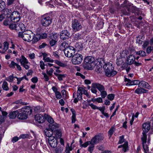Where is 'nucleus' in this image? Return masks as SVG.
Returning a JSON list of instances; mask_svg holds the SVG:
<instances>
[{"instance_id": "obj_9", "label": "nucleus", "mask_w": 153, "mask_h": 153, "mask_svg": "<svg viewBox=\"0 0 153 153\" xmlns=\"http://www.w3.org/2000/svg\"><path fill=\"white\" fill-rule=\"evenodd\" d=\"M52 22V19L49 16L45 17H43L41 20V25L44 27L49 26Z\"/></svg>"}, {"instance_id": "obj_38", "label": "nucleus", "mask_w": 153, "mask_h": 153, "mask_svg": "<svg viewBox=\"0 0 153 153\" xmlns=\"http://www.w3.org/2000/svg\"><path fill=\"white\" fill-rule=\"evenodd\" d=\"M54 62L57 65H59V66L62 67H65L66 66V65L65 64H64L62 62L60 61H59L57 60H55L54 61Z\"/></svg>"}, {"instance_id": "obj_51", "label": "nucleus", "mask_w": 153, "mask_h": 153, "mask_svg": "<svg viewBox=\"0 0 153 153\" xmlns=\"http://www.w3.org/2000/svg\"><path fill=\"white\" fill-rule=\"evenodd\" d=\"M16 63H15L13 61H11L10 64L9 65V66L11 68H14L15 66L16 65Z\"/></svg>"}, {"instance_id": "obj_11", "label": "nucleus", "mask_w": 153, "mask_h": 153, "mask_svg": "<svg viewBox=\"0 0 153 153\" xmlns=\"http://www.w3.org/2000/svg\"><path fill=\"white\" fill-rule=\"evenodd\" d=\"M103 137L101 135L98 134L95 135L91 140V143L92 144H96L99 143L103 140Z\"/></svg>"}, {"instance_id": "obj_52", "label": "nucleus", "mask_w": 153, "mask_h": 153, "mask_svg": "<svg viewBox=\"0 0 153 153\" xmlns=\"http://www.w3.org/2000/svg\"><path fill=\"white\" fill-rule=\"evenodd\" d=\"M91 141H88L85 143H84L82 145V146H81V147H83L84 148L86 147L87 146H88L90 144V143H91Z\"/></svg>"}, {"instance_id": "obj_48", "label": "nucleus", "mask_w": 153, "mask_h": 153, "mask_svg": "<svg viewBox=\"0 0 153 153\" xmlns=\"http://www.w3.org/2000/svg\"><path fill=\"white\" fill-rule=\"evenodd\" d=\"M153 50V46H150L148 47L146 49V52L148 54H149L151 53L152 51Z\"/></svg>"}, {"instance_id": "obj_18", "label": "nucleus", "mask_w": 153, "mask_h": 153, "mask_svg": "<svg viewBox=\"0 0 153 153\" xmlns=\"http://www.w3.org/2000/svg\"><path fill=\"white\" fill-rule=\"evenodd\" d=\"M143 132L147 133L150 128V125L149 123L147 122L144 123L143 125Z\"/></svg>"}, {"instance_id": "obj_17", "label": "nucleus", "mask_w": 153, "mask_h": 153, "mask_svg": "<svg viewBox=\"0 0 153 153\" xmlns=\"http://www.w3.org/2000/svg\"><path fill=\"white\" fill-rule=\"evenodd\" d=\"M139 87L142 88H145L148 89H150L151 88V86L147 82L143 81L140 82Z\"/></svg>"}, {"instance_id": "obj_13", "label": "nucleus", "mask_w": 153, "mask_h": 153, "mask_svg": "<svg viewBox=\"0 0 153 153\" xmlns=\"http://www.w3.org/2000/svg\"><path fill=\"white\" fill-rule=\"evenodd\" d=\"M36 121L39 123H44L45 120V115L44 116L41 114H37L35 117Z\"/></svg>"}, {"instance_id": "obj_30", "label": "nucleus", "mask_w": 153, "mask_h": 153, "mask_svg": "<svg viewBox=\"0 0 153 153\" xmlns=\"http://www.w3.org/2000/svg\"><path fill=\"white\" fill-rule=\"evenodd\" d=\"M129 54V51L127 50H124L121 53L120 56L121 58H125Z\"/></svg>"}, {"instance_id": "obj_6", "label": "nucleus", "mask_w": 153, "mask_h": 153, "mask_svg": "<svg viewBox=\"0 0 153 153\" xmlns=\"http://www.w3.org/2000/svg\"><path fill=\"white\" fill-rule=\"evenodd\" d=\"M7 17L10 18L11 21L14 22H18L20 19L19 13L18 12L14 11L12 13L11 15Z\"/></svg>"}, {"instance_id": "obj_1", "label": "nucleus", "mask_w": 153, "mask_h": 153, "mask_svg": "<svg viewBox=\"0 0 153 153\" xmlns=\"http://www.w3.org/2000/svg\"><path fill=\"white\" fill-rule=\"evenodd\" d=\"M103 68L106 75L108 77L114 76L117 74V72L114 70V65L111 63H106L103 65Z\"/></svg>"}, {"instance_id": "obj_43", "label": "nucleus", "mask_w": 153, "mask_h": 153, "mask_svg": "<svg viewBox=\"0 0 153 153\" xmlns=\"http://www.w3.org/2000/svg\"><path fill=\"white\" fill-rule=\"evenodd\" d=\"M4 14L7 15V16H8V15H10V14L12 13V10L10 9H4Z\"/></svg>"}, {"instance_id": "obj_23", "label": "nucleus", "mask_w": 153, "mask_h": 153, "mask_svg": "<svg viewBox=\"0 0 153 153\" xmlns=\"http://www.w3.org/2000/svg\"><path fill=\"white\" fill-rule=\"evenodd\" d=\"M45 135L47 136L48 137V138L50 137H53V131L50 129H46L45 130Z\"/></svg>"}, {"instance_id": "obj_36", "label": "nucleus", "mask_w": 153, "mask_h": 153, "mask_svg": "<svg viewBox=\"0 0 153 153\" xmlns=\"http://www.w3.org/2000/svg\"><path fill=\"white\" fill-rule=\"evenodd\" d=\"M5 6V2L2 0H0V10L2 11L4 9Z\"/></svg>"}, {"instance_id": "obj_22", "label": "nucleus", "mask_w": 153, "mask_h": 153, "mask_svg": "<svg viewBox=\"0 0 153 153\" xmlns=\"http://www.w3.org/2000/svg\"><path fill=\"white\" fill-rule=\"evenodd\" d=\"M122 147L123 148L122 150L124 152H126L127 150H128V143L127 142H125L123 144L120 145L118 146V148Z\"/></svg>"}, {"instance_id": "obj_12", "label": "nucleus", "mask_w": 153, "mask_h": 153, "mask_svg": "<svg viewBox=\"0 0 153 153\" xmlns=\"http://www.w3.org/2000/svg\"><path fill=\"white\" fill-rule=\"evenodd\" d=\"M50 146L52 148H55L57 145L58 142L56 139L54 137H50L48 139Z\"/></svg>"}, {"instance_id": "obj_53", "label": "nucleus", "mask_w": 153, "mask_h": 153, "mask_svg": "<svg viewBox=\"0 0 153 153\" xmlns=\"http://www.w3.org/2000/svg\"><path fill=\"white\" fill-rule=\"evenodd\" d=\"M84 90L85 89L82 87H79L78 88L77 93H80L82 95L83 94L82 92H83Z\"/></svg>"}, {"instance_id": "obj_5", "label": "nucleus", "mask_w": 153, "mask_h": 153, "mask_svg": "<svg viewBox=\"0 0 153 153\" xmlns=\"http://www.w3.org/2000/svg\"><path fill=\"white\" fill-rule=\"evenodd\" d=\"M82 59V55L80 54L76 53L72 56V62L74 64L78 65L81 63Z\"/></svg>"}, {"instance_id": "obj_55", "label": "nucleus", "mask_w": 153, "mask_h": 153, "mask_svg": "<svg viewBox=\"0 0 153 153\" xmlns=\"http://www.w3.org/2000/svg\"><path fill=\"white\" fill-rule=\"evenodd\" d=\"M65 76V75L59 74L57 76L58 79L60 81H61L63 79L62 78Z\"/></svg>"}, {"instance_id": "obj_19", "label": "nucleus", "mask_w": 153, "mask_h": 153, "mask_svg": "<svg viewBox=\"0 0 153 153\" xmlns=\"http://www.w3.org/2000/svg\"><path fill=\"white\" fill-rule=\"evenodd\" d=\"M128 10L129 12L134 13H136L138 15V9L136 7L130 6L128 8Z\"/></svg>"}, {"instance_id": "obj_20", "label": "nucleus", "mask_w": 153, "mask_h": 153, "mask_svg": "<svg viewBox=\"0 0 153 153\" xmlns=\"http://www.w3.org/2000/svg\"><path fill=\"white\" fill-rule=\"evenodd\" d=\"M19 114L17 115V117L19 119L21 120H24L26 119L27 118V116L24 112L22 111H21L18 110Z\"/></svg>"}, {"instance_id": "obj_62", "label": "nucleus", "mask_w": 153, "mask_h": 153, "mask_svg": "<svg viewBox=\"0 0 153 153\" xmlns=\"http://www.w3.org/2000/svg\"><path fill=\"white\" fill-rule=\"evenodd\" d=\"M53 71V69L52 68H51L49 71L47 70V73L48 75L51 76L52 74Z\"/></svg>"}, {"instance_id": "obj_60", "label": "nucleus", "mask_w": 153, "mask_h": 153, "mask_svg": "<svg viewBox=\"0 0 153 153\" xmlns=\"http://www.w3.org/2000/svg\"><path fill=\"white\" fill-rule=\"evenodd\" d=\"M28 137L29 135L28 134H23L20 135L19 138L25 139V138H28Z\"/></svg>"}, {"instance_id": "obj_64", "label": "nucleus", "mask_w": 153, "mask_h": 153, "mask_svg": "<svg viewBox=\"0 0 153 153\" xmlns=\"http://www.w3.org/2000/svg\"><path fill=\"white\" fill-rule=\"evenodd\" d=\"M42 74L44 76V77L45 79V81H48L49 79L48 76L45 73H42Z\"/></svg>"}, {"instance_id": "obj_49", "label": "nucleus", "mask_w": 153, "mask_h": 153, "mask_svg": "<svg viewBox=\"0 0 153 153\" xmlns=\"http://www.w3.org/2000/svg\"><path fill=\"white\" fill-rule=\"evenodd\" d=\"M107 97L109 100H112L114 97V94H109L107 96Z\"/></svg>"}, {"instance_id": "obj_39", "label": "nucleus", "mask_w": 153, "mask_h": 153, "mask_svg": "<svg viewBox=\"0 0 153 153\" xmlns=\"http://www.w3.org/2000/svg\"><path fill=\"white\" fill-rule=\"evenodd\" d=\"M143 148L144 149V153H147L149 151V147L146 143L142 144Z\"/></svg>"}, {"instance_id": "obj_37", "label": "nucleus", "mask_w": 153, "mask_h": 153, "mask_svg": "<svg viewBox=\"0 0 153 153\" xmlns=\"http://www.w3.org/2000/svg\"><path fill=\"white\" fill-rule=\"evenodd\" d=\"M2 88L3 90L6 91H7L9 90V88L8 86L7 82L6 81L4 82L2 85Z\"/></svg>"}, {"instance_id": "obj_21", "label": "nucleus", "mask_w": 153, "mask_h": 153, "mask_svg": "<svg viewBox=\"0 0 153 153\" xmlns=\"http://www.w3.org/2000/svg\"><path fill=\"white\" fill-rule=\"evenodd\" d=\"M134 92L137 94H141L142 93H147L148 92V91L142 88H137L135 91Z\"/></svg>"}, {"instance_id": "obj_42", "label": "nucleus", "mask_w": 153, "mask_h": 153, "mask_svg": "<svg viewBox=\"0 0 153 153\" xmlns=\"http://www.w3.org/2000/svg\"><path fill=\"white\" fill-rule=\"evenodd\" d=\"M68 44H67L65 42H64L62 43L60 45V48L61 49H62L64 50V48L65 49L66 48V47L68 46Z\"/></svg>"}, {"instance_id": "obj_63", "label": "nucleus", "mask_w": 153, "mask_h": 153, "mask_svg": "<svg viewBox=\"0 0 153 153\" xmlns=\"http://www.w3.org/2000/svg\"><path fill=\"white\" fill-rule=\"evenodd\" d=\"M19 138H18L17 137H14L12 138L11 141L13 143H14L17 141L19 140Z\"/></svg>"}, {"instance_id": "obj_26", "label": "nucleus", "mask_w": 153, "mask_h": 153, "mask_svg": "<svg viewBox=\"0 0 153 153\" xmlns=\"http://www.w3.org/2000/svg\"><path fill=\"white\" fill-rule=\"evenodd\" d=\"M4 48L2 51L0 50V52L2 53H4L8 49L9 47V44L7 42H5L4 43Z\"/></svg>"}, {"instance_id": "obj_7", "label": "nucleus", "mask_w": 153, "mask_h": 153, "mask_svg": "<svg viewBox=\"0 0 153 153\" xmlns=\"http://www.w3.org/2000/svg\"><path fill=\"white\" fill-rule=\"evenodd\" d=\"M135 60V58L134 55L133 54L130 55L127 57L126 60V63H123L122 66V68H126L128 65H130L134 63Z\"/></svg>"}, {"instance_id": "obj_57", "label": "nucleus", "mask_w": 153, "mask_h": 153, "mask_svg": "<svg viewBox=\"0 0 153 153\" xmlns=\"http://www.w3.org/2000/svg\"><path fill=\"white\" fill-rule=\"evenodd\" d=\"M31 81L33 83H36L38 81V79L36 77H33L31 79Z\"/></svg>"}, {"instance_id": "obj_14", "label": "nucleus", "mask_w": 153, "mask_h": 153, "mask_svg": "<svg viewBox=\"0 0 153 153\" xmlns=\"http://www.w3.org/2000/svg\"><path fill=\"white\" fill-rule=\"evenodd\" d=\"M19 110L24 112L27 116L28 115H30L32 112L31 107L28 106H25L21 109H19Z\"/></svg>"}, {"instance_id": "obj_56", "label": "nucleus", "mask_w": 153, "mask_h": 153, "mask_svg": "<svg viewBox=\"0 0 153 153\" xmlns=\"http://www.w3.org/2000/svg\"><path fill=\"white\" fill-rule=\"evenodd\" d=\"M40 39H44L46 38L47 37V35L45 33L42 34L41 35H39Z\"/></svg>"}, {"instance_id": "obj_4", "label": "nucleus", "mask_w": 153, "mask_h": 153, "mask_svg": "<svg viewBox=\"0 0 153 153\" xmlns=\"http://www.w3.org/2000/svg\"><path fill=\"white\" fill-rule=\"evenodd\" d=\"M65 55L68 57L73 56L75 53V49L72 46H69L66 47V48L64 50Z\"/></svg>"}, {"instance_id": "obj_61", "label": "nucleus", "mask_w": 153, "mask_h": 153, "mask_svg": "<svg viewBox=\"0 0 153 153\" xmlns=\"http://www.w3.org/2000/svg\"><path fill=\"white\" fill-rule=\"evenodd\" d=\"M56 135L57 137H61L62 135L61 131L58 130H56Z\"/></svg>"}, {"instance_id": "obj_33", "label": "nucleus", "mask_w": 153, "mask_h": 153, "mask_svg": "<svg viewBox=\"0 0 153 153\" xmlns=\"http://www.w3.org/2000/svg\"><path fill=\"white\" fill-rule=\"evenodd\" d=\"M95 71L98 73H101L102 71V66L99 64L96 66Z\"/></svg>"}, {"instance_id": "obj_59", "label": "nucleus", "mask_w": 153, "mask_h": 153, "mask_svg": "<svg viewBox=\"0 0 153 153\" xmlns=\"http://www.w3.org/2000/svg\"><path fill=\"white\" fill-rule=\"evenodd\" d=\"M56 98L58 99H60L62 97L59 91L55 93Z\"/></svg>"}, {"instance_id": "obj_44", "label": "nucleus", "mask_w": 153, "mask_h": 153, "mask_svg": "<svg viewBox=\"0 0 153 153\" xmlns=\"http://www.w3.org/2000/svg\"><path fill=\"white\" fill-rule=\"evenodd\" d=\"M133 64H134L136 66H139L141 65L142 63L141 60H139L137 61L135 60Z\"/></svg>"}, {"instance_id": "obj_25", "label": "nucleus", "mask_w": 153, "mask_h": 153, "mask_svg": "<svg viewBox=\"0 0 153 153\" xmlns=\"http://www.w3.org/2000/svg\"><path fill=\"white\" fill-rule=\"evenodd\" d=\"M49 126V128L53 131L55 130L56 128H58V125L57 123L54 122L53 123L50 124Z\"/></svg>"}, {"instance_id": "obj_31", "label": "nucleus", "mask_w": 153, "mask_h": 153, "mask_svg": "<svg viewBox=\"0 0 153 153\" xmlns=\"http://www.w3.org/2000/svg\"><path fill=\"white\" fill-rule=\"evenodd\" d=\"M53 38H50L49 43L51 45L53 46L56 43L57 40L56 39H55L54 36H53Z\"/></svg>"}, {"instance_id": "obj_35", "label": "nucleus", "mask_w": 153, "mask_h": 153, "mask_svg": "<svg viewBox=\"0 0 153 153\" xmlns=\"http://www.w3.org/2000/svg\"><path fill=\"white\" fill-rule=\"evenodd\" d=\"M116 64L118 66H120L123 65L124 62L121 58H117V59Z\"/></svg>"}, {"instance_id": "obj_29", "label": "nucleus", "mask_w": 153, "mask_h": 153, "mask_svg": "<svg viewBox=\"0 0 153 153\" xmlns=\"http://www.w3.org/2000/svg\"><path fill=\"white\" fill-rule=\"evenodd\" d=\"M33 38L32 41L33 43H34L37 42L40 39V36L39 35H36L35 36L33 34Z\"/></svg>"}, {"instance_id": "obj_32", "label": "nucleus", "mask_w": 153, "mask_h": 153, "mask_svg": "<svg viewBox=\"0 0 153 153\" xmlns=\"http://www.w3.org/2000/svg\"><path fill=\"white\" fill-rule=\"evenodd\" d=\"M136 55H139L142 57H145L146 56V52L144 51L140 50L136 52Z\"/></svg>"}, {"instance_id": "obj_2", "label": "nucleus", "mask_w": 153, "mask_h": 153, "mask_svg": "<svg viewBox=\"0 0 153 153\" xmlns=\"http://www.w3.org/2000/svg\"><path fill=\"white\" fill-rule=\"evenodd\" d=\"M33 34L30 31H27L23 32H19L18 36L22 38L24 41L29 42L33 40Z\"/></svg>"}, {"instance_id": "obj_41", "label": "nucleus", "mask_w": 153, "mask_h": 153, "mask_svg": "<svg viewBox=\"0 0 153 153\" xmlns=\"http://www.w3.org/2000/svg\"><path fill=\"white\" fill-rule=\"evenodd\" d=\"M19 27L22 31H24L26 29L25 25L22 23H19Z\"/></svg>"}, {"instance_id": "obj_8", "label": "nucleus", "mask_w": 153, "mask_h": 153, "mask_svg": "<svg viewBox=\"0 0 153 153\" xmlns=\"http://www.w3.org/2000/svg\"><path fill=\"white\" fill-rule=\"evenodd\" d=\"M72 27L74 30L76 31L79 30L82 27L80 22L76 19H74L72 22Z\"/></svg>"}, {"instance_id": "obj_27", "label": "nucleus", "mask_w": 153, "mask_h": 153, "mask_svg": "<svg viewBox=\"0 0 153 153\" xmlns=\"http://www.w3.org/2000/svg\"><path fill=\"white\" fill-rule=\"evenodd\" d=\"M21 65H23L25 63H28V62L26 58L23 56H22L21 58L19 59Z\"/></svg>"}, {"instance_id": "obj_28", "label": "nucleus", "mask_w": 153, "mask_h": 153, "mask_svg": "<svg viewBox=\"0 0 153 153\" xmlns=\"http://www.w3.org/2000/svg\"><path fill=\"white\" fill-rule=\"evenodd\" d=\"M45 120H46L50 124H51L54 122L53 119L51 117L46 114H45Z\"/></svg>"}, {"instance_id": "obj_24", "label": "nucleus", "mask_w": 153, "mask_h": 153, "mask_svg": "<svg viewBox=\"0 0 153 153\" xmlns=\"http://www.w3.org/2000/svg\"><path fill=\"white\" fill-rule=\"evenodd\" d=\"M19 113V111H18L16 110V111H13L11 113H10L9 115V116L10 118L14 119L18 115V114Z\"/></svg>"}, {"instance_id": "obj_40", "label": "nucleus", "mask_w": 153, "mask_h": 153, "mask_svg": "<svg viewBox=\"0 0 153 153\" xmlns=\"http://www.w3.org/2000/svg\"><path fill=\"white\" fill-rule=\"evenodd\" d=\"M90 144H91V145L88 147V151L90 152V153H92L94 149V145L95 144H92L91 142Z\"/></svg>"}, {"instance_id": "obj_10", "label": "nucleus", "mask_w": 153, "mask_h": 153, "mask_svg": "<svg viewBox=\"0 0 153 153\" xmlns=\"http://www.w3.org/2000/svg\"><path fill=\"white\" fill-rule=\"evenodd\" d=\"M70 36V32L67 30H62L60 35L61 39L63 40L68 39Z\"/></svg>"}, {"instance_id": "obj_45", "label": "nucleus", "mask_w": 153, "mask_h": 153, "mask_svg": "<svg viewBox=\"0 0 153 153\" xmlns=\"http://www.w3.org/2000/svg\"><path fill=\"white\" fill-rule=\"evenodd\" d=\"M100 92L101 93V95L102 98H105L107 95V92L105 91V90H104L101 91Z\"/></svg>"}, {"instance_id": "obj_58", "label": "nucleus", "mask_w": 153, "mask_h": 153, "mask_svg": "<svg viewBox=\"0 0 153 153\" xmlns=\"http://www.w3.org/2000/svg\"><path fill=\"white\" fill-rule=\"evenodd\" d=\"M40 66L42 69L43 70L45 69V65L43 62L42 61H41L40 62Z\"/></svg>"}, {"instance_id": "obj_47", "label": "nucleus", "mask_w": 153, "mask_h": 153, "mask_svg": "<svg viewBox=\"0 0 153 153\" xmlns=\"http://www.w3.org/2000/svg\"><path fill=\"white\" fill-rule=\"evenodd\" d=\"M120 140L118 142V144H121L124 142V136L122 135L119 137Z\"/></svg>"}, {"instance_id": "obj_3", "label": "nucleus", "mask_w": 153, "mask_h": 153, "mask_svg": "<svg viewBox=\"0 0 153 153\" xmlns=\"http://www.w3.org/2000/svg\"><path fill=\"white\" fill-rule=\"evenodd\" d=\"M94 60V58L92 56H88L84 59V63L86 65V67L88 69L91 70L92 69L94 65L93 62Z\"/></svg>"}, {"instance_id": "obj_46", "label": "nucleus", "mask_w": 153, "mask_h": 153, "mask_svg": "<svg viewBox=\"0 0 153 153\" xmlns=\"http://www.w3.org/2000/svg\"><path fill=\"white\" fill-rule=\"evenodd\" d=\"M14 77L13 76H10L7 77L6 79L9 82H12L13 80V78Z\"/></svg>"}, {"instance_id": "obj_50", "label": "nucleus", "mask_w": 153, "mask_h": 153, "mask_svg": "<svg viewBox=\"0 0 153 153\" xmlns=\"http://www.w3.org/2000/svg\"><path fill=\"white\" fill-rule=\"evenodd\" d=\"M9 27L12 30L15 29L16 27V25L15 24L12 23L9 25Z\"/></svg>"}, {"instance_id": "obj_16", "label": "nucleus", "mask_w": 153, "mask_h": 153, "mask_svg": "<svg viewBox=\"0 0 153 153\" xmlns=\"http://www.w3.org/2000/svg\"><path fill=\"white\" fill-rule=\"evenodd\" d=\"M91 86L92 87L96 88L100 92L104 90H105L104 86L98 83H92L91 85Z\"/></svg>"}, {"instance_id": "obj_15", "label": "nucleus", "mask_w": 153, "mask_h": 153, "mask_svg": "<svg viewBox=\"0 0 153 153\" xmlns=\"http://www.w3.org/2000/svg\"><path fill=\"white\" fill-rule=\"evenodd\" d=\"M73 97L75 98L74 102L75 103H77L78 101L82 99V94L80 93L74 92L73 95Z\"/></svg>"}, {"instance_id": "obj_54", "label": "nucleus", "mask_w": 153, "mask_h": 153, "mask_svg": "<svg viewBox=\"0 0 153 153\" xmlns=\"http://www.w3.org/2000/svg\"><path fill=\"white\" fill-rule=\"evenodd\" d=\"M114 131V127H112L108 131V134L111 136L113 134V132Z\"/></svg>"}, {"instance_id": "obj_34", "label": "nucleus", "mask_w": 153, "mask_h": 153, "mask_svg": "<svg viewBox=\"0 0 153 153\" xmlns=\"http://www.w3.org/2000/svg\"><path fill=\"white\" fill-rule=\"evenodd\" d=\"M147 133L143 132V136L141 137V139L142 141V144L146 143L147 140V135L146 133Z\"/></svg>"}]
</instances>
